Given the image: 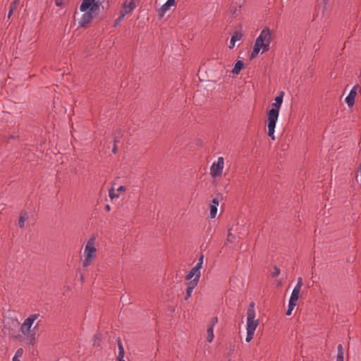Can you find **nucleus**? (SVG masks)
Wrapping results in <instances>:
<instances>
[{
  "instance_id": "45",
  "label": "nucleus",
  "mask_w": 361,
  "mask_h": 361,
  "mask_svg": "<svg viewBox=\"0 0 361 361\" xmlns=\"http://www.w3.org/2000/svg\"><path fill=\"white\" fill-rule=\"evenodd\" d=\"M13 12H14L13 11H11V10L9 9V11H8V18H11V16H12Z\"/></svg>"
},
{
  "instance_id": "21",
  "label": "nucleus",
  "mask_w": 361,
  "mask_h": 361,
  "mask_svg": "<svg viewBox=\"0 0 361 361\" xmlns=\"http://www.w3.org/2000/svg\"><path fill=\"white\" fill-rule=\"evenodd\" d=\"M300 292V291H299V290L293 289L292 291L289 301L296 302L299 298Z\"/></svg>"
},
{
  "instance_id": "3",
  "label": "nucleus",
  "mask_w": 361,
  "mask_h": 361,
  "mask_svg": "<svg viewBox=\"0 0 361 361\" xmlns=\"http://www.w3.org/2000/svg\"><path fill=\"white\" fill-rule=\"evenodd\" d=\"M271 40V32L268 27H266L262 30L260 35L256 39L255 44L262 47V52H265L269 50V45Z\"/></svg>"
},
{
  "instance_id": "16",
  "label": "nucleus",
  "mask_w": 361,
  "mask_h": 361,
  "mask_svg": "<svg viewBox=\"0 0 361 361\" xmlns=\"http://www.w3.org/2000/svg\"><path fill=\"white\" fill-rule=\"evenodd\" d=\"M28 218V216L26 212H21L18 220V226L20 228H23L25 227V221Z\"/></svg>"
},
{
  "instance_id": "15",
  "label": "nucleus",
  "mask_w": 361,
  "mask_h": 361,
  "mask_svg": "<svg viewBox=\"0 0 361 361\" xmlns=\"http://www.w3.org/2000/svg\"><path fill=\"white\" fill-rule=\"evenodd\" d=\"M196 276H198V278H200L201 274H200V271H195V267H194L193 268H192V269L188 274V275L185 277V279L190 280L192 277L195 278Z\"/></svg>"
},
{
  "instance_id": "8",
  "label": "nucleus",
  "mask_w": 361,
  "mask_h": 361,
  "mask_svg": "<svg viewBox=\"0 0 361 361\" xmlns=\"http://www.w3.org/2000/svg\"><path fill=\"white\" fill-rule=\"evenodd\" d=\"M358 88H360L358 85H355L345 98V102L349 107H352L355 104V99L356 97L357 90Z\"/></svg>"
},
{
  "instance_id": "34",
  "label": "nucleus",
  "mask_w": 361,
  "mask_h": 361,
  "mask_svg": "<svg viewBox=\"0 0 361 361\" xmlns=\"http://www.w3.org/2000/svg\"><path fill=\"white\" fill-rule=\"evenodd\" d=\"M193 290L191 289V288H188L186 290V294L185 296V300H187L188 298L191 296V293Z\"/></svg>"
},
{
  "instance_id": "24",
  "label": "nucleus",
  "mask_w": 361,
  "mask_h": 361,
  "mask_svg": "<svg viewBox=\"0 0 361 361\" xmlns=\"http://www.w3.org/2000/svg\"><path fill=\"white\" fill-rule=\"evenodd\" d=\"M295 306H296V302L289 301L288 307V310H287V311L286 312V314L287 316H290L291 314V313H292L293 310L294 309V307Z\"/></svg>"
},
{
  "instance_id": "9",
  "label": "nucleus",
  "mask_w": 361,
  "mask_h": 361,
  "mask_svg": "<svg viewBox=\"0 0 361 361\" xmlns=\"http://www.w3.org/2000/svg\"><path fill=\"white\" fill-rule=\"evenodd\" d=\"M175 5L176 1H173V0H167L166 2L158 9L157 13L159 17L160 18H163L169 8Z\"/></svg>"
},
{
  "instance_id": "31",
  "label": "nucleus",
  "mask_w": 361,
  "mask_h": 361,
  "mask_svg": "<svg viewBox=\"0 0 361 361\" xmlns=\"http://www.w3.org/2000/svg\"><path fill=\"white\" fill-rule=\"evenodd\" d=\"M100 342H101V337H100V335L99 334H97L94 336V343L93 345L94 346H99L100 345Z\"/></svg>"
},
{
  "instance_id": "51",
  "label": "nucleus",
  "mask_w": 361,
  "mask_h": 361,
  "mask_svg": "<svg viewBox=\"0 0 361 361\" xmlns=\"http://www.w3.org/2000/svg\"><path fill=\"white\" fill-rule=\"evenodd\" d=\"M173 1H176L175 0H173Z\"/></svg>"
},
{
  "instance_id": "32",
  "label": "nucleus",
  "mask_w": 361,
  "mask_h": 361,
  "mask_svg": "<svg viewBox=\"0 0 361 361\" xmlns=\"http://www.w3.org/2000/svg\"><path fill=\"white\" fill-rule=\"evenodd\" d=\"M116 341H117V344H118V352H125L124 348L121 343V338L118 337Z\"/></svg>"
},
{
  "instance_id": "41",
  "label": "nucleus",
  "mask_w": 361,
  "mask_h": 361,
  "mask_svg": "<svg viewBox=\"0 0 361 361\" xmlns=\"http://www.w3.org/2000/svg\"><path fill=\"white\" fill-rule=\"evenodd\" d=\"M55 4L57 6H62L63 4V0H55Z\"/></svg>"
},
{
  "instance_id": "25",
  "label": "nucleus",
  "mask_w": 361,
  "mask_h": 361,
  "mask_svg": "<svg viewBox=\"0 0 361 361\" xmlns=\"http://www.w3.org/2000/svg\"><path fill=\"white\" fill-rule=\"evenodd\" d=\"M216 213H217V207H216V205H210V212H209L210 218L211 219L215 218Z\"/></svg>"
},
{
  "instance_id": "13",
  "label": "nucleus",
  "mask_w": 361,
  "mask_h": 361,
  "mask_svg": "<svg viewBox=\"0 0 361 361\" xmlns=\"http://www.w3.org/2000/svg\"><path fill=\"white\" fill-rule=\"evenodd\" d=\"M243 66H244V63L243 61H241V60L237 61L236 63H235V66H234L233 70H232V73L235 75L239 74L240 71L243 69Z\"/></svg>"
},
{
  "instance_id": "12",
  "label": "nucleus",
  "mask_w": 361,
  "mask_h": 361,
  "mask_svg": "<svg viewBox=\"0 0 361 361\" xmlns=\"http://www.w3.org/2000/svg\"><path fill=\"white\" fill-rule=\"evenodd\" d=\"M242 37L243 34L241 32H235L231 38L230 44L228 46L229 49H233L235 46V42L240 40Z\"/></svg>"
},
{
  "instance_id": "42",
  "label": "nucleus",
  "mask_w": 361,
  "mask_h": 361,
  "mask_svg": "<svg viewBox=\"0 0 361 361\" xmlns=\"http://www.w3.org/2000/svg\"><path fill=\"white\" fill-rule=\"evenodd\" d=\"M13 338L16 340H18V341H20L21 338H22V335L20 334H17L16 336H13Z\"/></svg>"
},
{
  "instance_id": "35",
  "label": "nucleus",
  "mask_w": 361,
  "mask_h": 361,
  "mask_svg": "<svg viewBox=\"0 0 361 361\" xmlns=\"http://www.w3.org/2000/svg\"><path fill=\"white\" fill-rule=\"evenodd\" d=\"M118 142V140H116V138L114 139V147H113V149H112V152L116 154L117 153V150H118V148H117V142Z\"/></svg>"
},
{
  "instance_id": "11",
  "label": "nucleus",
  "mask_w": 361,
  "mask_h": 361,
  "mask_svg": "<svg viewBox=\"0 0 361 361\" xmlns=\"http://www.w3.org/2000/svg\"><path fill=\"white\" fill-rule=\"evenodd\" d=\"M277 120L267 118L268 136L275 140L274 130Z\"/></svg>"
},
{
  "instance_id": "43",
  "label": "nucleus",
  "mask_w": 361,
  "mask_h": 361,
  "mask_svg": "<svg viewBox=\"0 0 361 361\" xmlns=\"http://www.w3.org/2000/svg\"><path fill=\"white\" fill-rule=\"evenodd\" d=\"M204 255L202 254L198 259V262L203 263Z\"/></svg>"
},
{
  "instance_id": "6",
  "label": "nucleus",
  "mask_w": 361,
  "mask_h": 361,
  "mask_svg": "<svg viewBox=\"0 0 361 361\" xmlns=\"http://www.w3.org/2000/svg\"><path fill=\"white\" fill-rule=\"evenodd\" d=\"M224 169V158L220 157L216 162H214L210 168V174L214 178L220 177L222 175Z\"/></svg>"
},
{
  "instance_id": "40",
  "label": "nucleus",
  "mask_w": 361,
  "mask_h": 361,
  "mask_svg": "<svg viewBox=\"0 0 361 361\" xmlns=\"http://www.w3.org/2000/svg\"><path fill=\"white\" fill-rule=\"evenodd\" d=\"M202 263L201 262H197L196 264V265L195 266V271H200V269L202 268Z\"/></svg>"
},
{
  "instance_id": "29",
  "label": "nucleus",
  "mask_w": 361,
  "mask_h": 361,
  "mask_svg": "<svg viewBox=\"0 0 361 361\" xmlns=\"http://www.w3.org/2000/svg\"><path fill=\"white\" fill-rule=\"evenodd\" d=\"M254 334H255V331L247 330V336H246L245 341L247 343L251 341V340L253 338Z\"/></svg>"
},
{
  "instance_id": "46",
  "label": "nucleus",
  "mask_w": 361,
  "mask_h": 361,
  "mask_svg": "<svg viewBox=\"0 0 361 361\" xmlns=\"http://www.w3.org/2000/svg\"><path fill=\"white\" fill-rule=\"evenodd\" d=\"M231 237H232V234L231 233H228L227 240L228 241H231Z\"/></svg>"
},
{
  "instance_id": "48",
  "label": "nucleus",
  "mask_w": 361,
  "mask_h": 361,
  "mask_svg": "<svg viewBox=\"0 0 361 361\" xmlns=\"http://www.w3.org/2000/svg\"><path fill=\"white\" fill-rule=\"evenodd\" d=\"M233 14L234 16H236V15H237V14H236V9L233 12Z\"/></svg>"
},
{
  "instance_id": "4",
  "label": "nucleus",
  "mask_w": 361,
  "mask_h": 361,
  "mask_svg": "<svg viewBox=\"0 0 361 361\" xmlns=\"http://www.w3.org/2000/svg\"><path fill=\"white\" fill-rule=\"evenodd\" d=\"M284 92L281 91L275 97V102L271 104V109L267 112V118L278 120L279 110L283 103Z\"/></svg>"
},
{
  "instance_id": "38",
  "label": "nucleus",
  "mask_w": 361,
  "mask_h": 361,
  "mask_svg": "<svg viewBox=\"0 0 361 361\" xmlns=\"http://www.w3.org/2000/svg\"><path fill=\"white\" fill-rule=\"evenodd\" d=\"M125 352H118L117 360H124Z\"/></svg>"
},
{
  "instance_id": "50",
  "label": "nucleus",
  "mask_w": 361,
  "mask_h": 361,
  "mask_svg": "<svg viewBox=\"0 0 361 361\" xmlns=\"http://www.w3.org/2000/svg\"><path fill=\"white\" fill-rule=\"evenodd\" d=\"M360 171H361V164H360Z\"/></svg>"
},
{
  "instance_id": "7",
  "label": "nucleus",
  "mask_w": 361,
  "mask_h": 361,
  "mask_svg": "<svg viewBox=\"0 0 361 361\" xmlns=\"http://www.w3.org/2000/svg\"><path fill=\"white\" fill-rule=\"evenodd\" d=\"M94 16H95V14H94V13L91 12L89 10L84 12L83 15L82 16V17L79 21L80 26L81 27H87V25L93 20Z\"/></svg>"
},
{
  "instance_id": "14",
  "label": "nucleus",
  "mask_w": 361,
  "mask_h": 361,
  "mask_svg": "<svg viewBox=\"0 0 361 361\" xmlns=\"http://www.w3.org/2000/svg\"><path fill=\"white\" fill-rule=\"evenodd\" d=\"M93 1L91 0H82V4L80 6V10L82 12H85L90 10L91 4H92Z\"/></svg>"
},
{
  "instance_id": "2",
  "label": "nucleus",
  "mask_w": 361,
  "mask_h": 361,
  "mask_svg": "<svg viewBox=\"0 0 361 361\" xmlns=\"http://www.w3.org/2000/svg\"><path fill=\"white\" fill-rule=\"evenodd\" d=\"M94 243L95 238L94 237L90 238L87 242L84 251L85 259L82 262V266L84 267L90 266L95 257L97 249L94 247Z\"/></svg>"
},
{
  "instance_id": "28",
  "label": "nucleus",
  "mask_w": 361,
  "mask_h": 361,
  "mask_svg": "<svg viewBox=\"0 0 361 361\" xmlns=\"http://www.w3.org/2000/svg\"><path fill=\"white\" fill-rule=\"evenodd\" d=\"M302 284H303L302 279V277H299L298 279L297 284L293 289L300 291Z\"/></svg>"
},
{
  "instance_id": "44",
  "label": "nucleus",
  "mask_w": 361,
  "mask_h": 361,
  "mask_svg": "<svg viewBox=\"0 0 361 361\" xmlns=\"http://www.w3.org/2000/svg\"><path fill=\"white\" fill-rule=\"evenodd\" d=\"M104 209H105V210H106V212H109V211L111 210V207H110V205H109V204H106V205L105 206Z\"/></svg>"
},
{
  "instance_id": "18",
  "label": "nucleus",
  "mask_w": 361,
  "mask_h": 361,
  "mask_svg": "<svg viewBox=\"0 0 361 361\" xmlns=\"http://www.w3.org/2000/svg\"><path fill=\"white\" fill-rule=\"evenodd\" d=\"M207 341L209 343H211L213 341L214 337V328H212V326H207Z\"/></svg>"
},
{
  "instance_id": "20",
  "label": "nucleus",
  "mask_w": 361,
  "mask_h": 361,
  "mask_svg": "<svg viewBox=\"0 0 361 361\" xmlns=\"http://www.w3.org/2000/svg\"><path fill=\"white\" fill-rule=\"evenodd\" d=\"M260 49H262V47H259V45L255 44L253 50L252 51L250 56V59H255L258 55Z\"/></svg>"
},
{
  "instance_id": "17",
  "label": "nucleus",
  "mask_w": 361,
  "mask_h": 361,
  "mask_svg": "<svg viewBox=\"0 0 361 361\" xmlns=\"http://www.w3.org/2000/svg\"><path fill=\"white\" fill-rule=\"evenodd\" d=\"M101 5V2L98 0H94V2L91 4L90 10L91 12L94 13L96 15L97 11H99V6Z\"/></svg>"
},
{
  "instance_id": "19",
  "label": "nucleus",
  "mask_w": 361,
  "mask_h": 361,
  "mask_svg": "<svg viewBox=\"0 0 361 361\" xmlns=\"http://www.w3.org/2000/svg\"><path fill=\"white\" fill-rule=\"evenodd\" d=\"M337 348H338V353H337V356H336V361H343L344 351H343V345L341 344H339L338 345Z\"/></svg>"
},
{
  "instance_id": "1",
  "label": "nucleus",
  "mask_w": 361,
  "mask_h": 361,
  "mask_svg": "<svg viewBox=\"0 0 361 361\" xmlns=\"http://www.w3.org/2000/svg\"><path fill=\"white\" fill-rule=\"evenodd\" d=\"M39 314H30L27 319H25L20 326V331L22 334L26 337L29 341V345H33L35 342V329L39 326V322L36 324L32 329L31 327L34 322L39 317Z\"/></svg>"
},
{
  "instance_id": "5",
  "label": "nucleus",
  "mask_w": 361,
  "mask_h": 361,
  "mask_svg": "<svg viewBox=\"0 0 361 361\" xmlns=\"http://www.w3.org/2000/svg\"><path fill=\"white\" fill-rule=\"evenodd\" d=\"M255 302H251L247 310V330L255 331L259 324V321L255 320Z\"/></svg>"
},
{
  "instance_id": "39",
  "label": "nucleus",
  "mask_w": 361,
  "mask_h": 361,
  "mask_svg": "<svg viewBox=\"0 0 361 361\" xmlns=\"http://www.w3.org/2000/svg\"><path fill=\"white\" fill-rule=\"evenodd\" d=\"M116 191L118 192H126V188L125 186L121 185V186L118 187V188L116 190Z\"/></svg>"
},
{
  "instance_id": "10",
  "label": "nucleus",
  "mask_w": 361,
  "mask_h": 361,
  "mask_svg": "<svg viewBox=\"0 0 361 361\" xmlns=\"http://www.w3.org/2000/svg\"><path fill=\"white\" fill-rule=\"evenodd\" d=\"M136 7L135 0H126L123 4V12L124 13H130Z\"/></svg>"
},
{
  "instance_id": "22",
  "label": "nucleus",
  "mask_w": 361,
  "mask_h": 361,
  "mask_svg": "<svg viewBox=\"0 0 361 361\" xmlns=\"http://www.w3.org/2000/svg\"><path fill=\"white\" fill-rule=\"evenodd\" d=\"M199 280L200 278H198V276H196L192 280H191L188 283V288H191V289L193 290L197 286Z\"/></svg>"
},
{
  "instance_id": "30",
  "label": "nucleus",
  "mask_w": 361,
  "mask_h": 361,
  "mask_svg": "<svg viewBox=\"0 0 361 361\" xmlns=\"http://www.w3.org/2000/svg\"><path fill=\"white\" fill-rule=\"evenodd\" d=\"M280 274V269L277 266L274 267V271L271 274L273 278L277 277Z\"/></svg>"
},
{
  "instance_id": "49",
  "label": "nucleus",
  "mask_w": 361,
  "mask_h": 361,
  "mask_svg": "<svg viewBox=\"0 0 361 361\" xmlns=\"http://www.w3.org/2000/svg\"><path fill=\"white\" fill-rule=\"evenodd\" d=\"M118 361H125L124 360H118Z\"/></svg>"
},
{
  "instance_id": "33",
  "label": "nucleus",
  "mask_w": 361,
  "mask_h": 361,
  "mask_svg": "<svg viewBox=\"0 0 361 361\" xmlns=\"http://www.w3.org/2000/svg\"><path fill=\"white\" fill-rule=\"evenodd\" d=\"M23 349L22 348H20L17 350V351L16 352V354L14 355V357H21L23 356Z\"/></svg>"
},
{
  "instance_id": "26",
  "label": "nucleus",
  "mask_w": 361,
  "mask_h": 361,
  "mask_svg": "<svg viewBox=\"0 0 361 361\" xmlns=\"http://www.w3.org/2000/svg\"><path fill=\"white\" fill-rule=\"evenodd\" d=\"M19 3L20 0H13L10 4L9 9L15 11L19 5Z\"/></svg>"
},
{
  "instance_id": "36",
  "label": "nucleus",
  "mask_w": 361,
  "mask_h": 361,
  "mask_svg": "<svg viewBox=\"0 0 361 361\" xmlns=\"http://www.w3.org/2000/svg\"><path fill=\"white\" fill-rule=\"evenodd\" d=\"M218 322V318L216 317H214L212 318L210 321V324L208 326H212L214 328V325Z\"/></svg>"
},
{
  "instance_id": "27",
  "label": "nucleus",
  "mask_w": 361,
  "mask_h": 361,
  "mask_svg": "<svg viewBox=\"0 0 361 361\" xmlns=\"http://www.w3.org/2000/svg\"><path fill=\"white\" fill-rule=\"evenodd\" d=\"M126 15V13H124L123 11H121L119 16L115 20L114 26H116L117 25H118L123 20Z\"/></svg>"
},
{
  "instance_id": "47",
  "label": "nucleus",
  "mask_w": 361,
  "mask_h": 361,
  "mask_svg": "<svg viewBox=\"0 0 361 361\" xmlns=\"http://www.w3.org/2000/svg\"><path fill=\"white\" fill-rule=\"evenodd\" d=\"M13 361H20V360H19V358H18V357H13Z\"/></svg>"
},
{
  "instance_id": "23",
  "label": "nucleus",
  "mask_w": 361,
  "mask_h": 361,
  "mask_svg": "<svg viewBox=\"0 0 361 361\" xmlns=\"http://www.w3.org/2000/svg\"><path fill=\"white\" fill-rule=\"evenodd\" d=\"M109 197L111 200H114L115 198H118L119 197L118 193L116 192L114 188H111L109 190Z\"/></svg>"
},
{
  "instance_id": "37",
  "label": "nucleus",
  "mask_w": 361,
  "mask_h": 361,
  "mask_svg": "<svg viewBox=\"0 0 361 361\" xmlns=\"http://www.w3.org/2000/svg\"><path fill=\"white\" fill-rule=\"evenodd\" d=\"M219 196H217L213 199L212 204L211 205H216V207H217V206H219Z\"/></svg>"
}]
</instances>
